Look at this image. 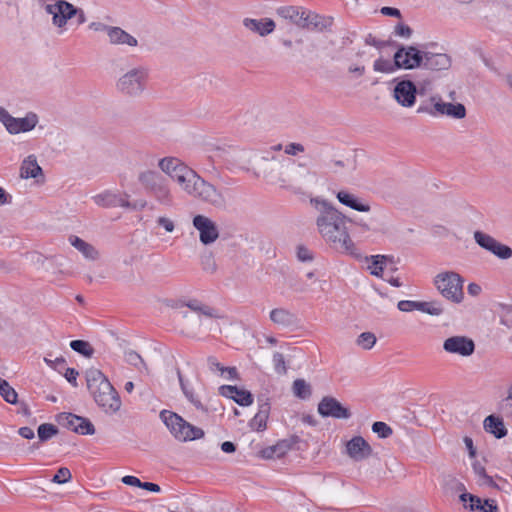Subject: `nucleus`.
Instances as JSON below:
<instances>
[{
	"mask_svg": "<svg viewBox=\"0 0 512 512\" xmlns=\"http://www.w3.org/2000/svg\"><path fill=\"white\" fill-rule=\"evenodd\" d=\"M139 181L144 188L151 194L166 180L155 171H145L139 175Z\"/></svg>",
	"mask_w": 512,
	"mask_h": 512,
	"instance_id": "nucleus-27",
	"label": "nucleus"
},
{
	"mask_svg": "<svg viewBox=\"0 0 512 512\" xmlns=\"http://www.w3.org/2000/svg\"><path fill=\"white\" fill-rule=\"evenodd\" d=\"M149 73L148 69L138 66L123 74L116 83V88L125 96L138 97L146 89Z\"/></svg>",
	"mask_w": 512,
	"mask_h": 512,
	"instance_id": "nucleus-5",
	"label": "nucleus"
},
{
	"mask_svg": "<svg viewBox=\"0 0 512 512\" xmlns=\"http://www.w3.org/2000/svg\"><path fill=\"white\" fill-rule=\"evenodd\" d=\"M473 471L478 476V481L481 485H487L493 488H499L493 478L487 475L485 467L479 462L473 463Z\"/></svg>",
	"mask_w": 512,
	"mask_h": 512,
	"instance_id": "nucleus-38",
	"label": "nucleus"
},
{
	"mask_svg": "<svg viewBox=\"0 0 512 512\" xmlns=\"http://www.w3.org/2000/svg\"><path fill=\"white\" fill-rule=\"evenodd\" d=\"M451 63V57L446 53L425 52L423 67L431 71H441L449 69Z\"/></svg>",
	"mask_w": 512,
	"mask_h": 512,
	"instance_id": "nucleus-20",
	"label": "nucleus"
},
{
	"mask_svg": "<svg viewBox=\"0 0 512 512\" xmlns=\"http://www.w3.org/2000/svg\"><path fill=\"white\" fill-rule=\"evenodd\" d=\"M151 195L164 206L171 207L174 205V197L171 193V190L165 181L163 184L159 186L155 191L151 193Z\"/></svg>",
	"mask_w": 512,
	"mask_h": 512,
	"instance_id": "nucleus-33",
	"label": "nucleus"
},
{
	"mask_svg": "<svg viewBox=\"0 0 512 512\" xmlns=\"http://www.w3.org/2000/svg\"><path fill=\"white\" fill-rule=\"evenodd\" d=\"M443 349L450 354L468 357L474 353L475 344L472 339L465 336H452L444 341Z\"/></svg>",
	"mask_w": 512,
	"mask_h": 512,
	"instance_id": "nucleus-11",
	"label": "nucleus"
},
{
	"mask_svg": "<svg viewBox=\"0 0 512 512\" xmlns=\"http://www.w3.org/2000/svg\"><path fill=\"white\" fill-rule=\"evenodd\" d=\"M57 421L60 425H62L63 427H65L67 429L72 430L75 433H76V427H77V424H79V421L82 423H85L84 417L77 416L72 413L59 414L57 417Z\"/></svg>",
	"mask_w": 512,
	"mask_h": 512,
	"instance_id": "nucleus-35",
	"label": "nucleus"
},
{
	"mask_svg": "<svg viewBox=\"0 0 512 512\" xmlns=\"http://www.w3.org/2000/svg\"><path fill=\"white\" fill-rule=\"evenodd\" d=\"M193 226L200 233V241L207 245L218 238V229L215 223L204 215H196L193 218Z\"/></svg>",
	"mask_w": 512,
	"mask_h": 512,
	"instance_id": "nucleus-14",
	"label": "nucleus"
},
{
	"mask_svg": "<svg viewBox=\"0 0 512 512\" xmlns=\"http://www.w3.org/2000/svg\"><path fill=\"white\" fill-rule=\"evenodd\" d=\"M365 43L367 45L376 47L377 49H382L383 47L390 44L389 41H381L376 39L372 34H368L365 38Z\"/></svg>",
	"mask_w": 512,
	"mask_h": 512,
	"instance_id": "nucleus-59",
	"label": "nucleus"
},
{
	"mask_svg": "<svg viewBox=\"0 0 512 512\" xmlns=\"http://www.w3.org/2000/svg\"><path fill=\"white\" fill-rule=\"evenodd\" d=\"M37 432L39 440L45 442L58 434V428L53 424L44 423L38 427Z\"/></svg>",
	"mask_w": 512,
	"mask_h": 512,
	"instance_id": "nucleus-42",
	"label": "nucleus"
},
{
	"mask_svg": "<svg viewBox=\"0 0 512 512\" xmlns=\"http://www.w3.org/2000/svg\"><path fill=\"white\" fill-rule=\"evenodd\" d=\"M175 182L191 197L198 198L216 208H222L226 205L225 197L221 191L203 179L193 169Z\"/></svg>",
	"mask_w": 512,
	"mask_h": 512,
	"instance_id": "nucleus-3",
	"label": "nucleus"
},
{
	"mask_svg": "<svg viewBox=\"0 0 512 512\" xmlns=\"http://www.w3.org/2000/svg\"><path fill=\"white\" fill-rule=\"evenodd\" d=\"M274 368L277 374L285 375L287 373V367L284 355L276 352L273 355Z\"/></svg>",
	"mask_w": 512,
	"mask_h": 512,
	"instance_id": "nucleus-49",
	"label": "nucleus"
},
{
	"mask_svg": "<svg viewBox=\"0 0 512 512\" xmlns=\"http://www.w3.org/2000/svg\"><path fill=\"white\" fill-rule=\"evenodd\" d=\"M194 312L199 313L208 318H220L216 309L206 304H203L202 302L196 307V310Z\"/></svg>",
	"mask_w": 512,
	"mask_h": 512,
	"instance_id": "nucleus-53",
	"label": "nucleus"
},
{
	"mask_svg": "<svg viewBox=\"0 0 512 512\" xmlns=\"http://www.w3.org/2000/svg\"><path fill=\"white\" fill-rule=\"evenodd\" d=\"M276 13L278 16L290 20L293 24L300 27L305 10L296 6H282L277 8Z\"/></svg>",
	"mask_w": 512,
	"mask_h": 512,
	"instance_id": "nucleus-31",
	"label": "nucleus"
},
{
	"mask_svg": "<svg viewBox=\"0 0 512 512\" xmlns=\"http://www.w3.org/2000/svg\"><path fill=\"white\" fill-rule=\"evenodd\" d=\"M412 33V29L404 23H399L395 27V34L400 37L410 38Z\"/></svg>",
	"mask_w": 512,
	"mask_h": 512,
	"instance_id": "nucleus-58",
	"label": "nucleus"
},
{
	"mask_svg": "<svg viewBox=\"0 0 512 512\" xmlns=\"http://www.w3.org/2000/svg\"><path fill=\"white\" fill-rule=\"evenodd\" d=\"M396 65L399 69L411 70L423 66L425 52L420 51L415 46L399 45L394 53Z\"/></svg>",
	"mask_w": 512,
	"mask_h": 512,
	"instance_id": "nucleus-9",
	"label": "nucleus"
},
{
	"mask_svg": "<svg viewBox=\"0 0 512 512\" xmlns=\"http://www.w3.org/2000/svg\"><path fill=\"white\" fill-rule=\"evenodd\" d=\"M71 478L72 474L70 470L66 467H61L60 469H58L57 473L52 478V482L63 484L69 482Z\"/></svg>",
	"mask_w": 512,
	"mask_h": 512,
	"instance_id": "nucleus-50",
	"label": "nucleus"
},
{
	"mask_svg": "<svg viewBox=\"0 0 512 512\" xmlns=\"http://www.w3.org/2000/svg\"><path fill=\"white\" fill-rule=\"evenodd\" d=\"M395 65H396V60L394 57H393V61H390L388 59H384L381 57L374 61L373 69L376 72L390 74L399 69V67L395 66Z\"/></svg>",
	"mask_w": 512,
	"mask_h": 512,
	"instance_id": "nucleus-39",
	"label": "nucleus"
},
{
	"mask_svg": "<svg viewBox=\"0 0 512 512\" xmlns=\"http://www.w3.org/2000/svg\"><path fill=\"white\" fill-rule=\"evenodd\" d=\"M459 498L460 501L464 503L465 508H468L471 511L481 512V510L483 509V502L476 495L470 493H461Z\"/></svg>",
	"mask_w": 512,
	"mask_h": 512,
	"instance_id": "nucleus-37",
	"label": "nucleus"
},
{
	"mask_svg": "<svg viewBox=\"0 0 512 512\" xmlns=\"http://www.w3.org/2000/svg\"><path fill=\"white\" fill-rule=\"evenodd\" d=\"M160 419L178 441L187 442L204 437V431L201 428L190 424L177 413L162 410L160 412Z\"/></svg>",
	"mask_w": 512,
	"mask_h": 512,
	"instance_id": "nucleus-4",
	"label": "nucleus"
},
{
	"mask_svg": "<svg viewBox=\"0 0 512 512\" xmlns=\"http://www.w3.org/2000/svg\"><path fill=\"white\" fill-rule=\"evenodd\" d=\"M316 208L319 210L316 224L322 238L343 253L359 256L354 252V243L348 232L350 220L325 200H316Z\"/></svg>",
	"mask_w": 512,
	"mask_h": 512,
	"instance_id": "nucleus-1",
	"label": "nucleus"
},
{
	"mask_svg": "<svg viewBox=\"0 0 512 512\" xmlns=\"http://www.w3.org/2000/svg\"><path fill=\"white\" fill-rule=\"evenodd\" d=\"M372 447L362 436H354L346 443V453L354 461H363L372 455Z\"/></svg>",
	"mask_w": 512,
	"mask_h": 512,
	"instance_id": "nucleus-16",
	"label": "nucleus"
},
{
	"mask_svg": "<svg viewBox=\"0 0 512 512\" xmlns=\"http://www.w3.org/2000/svg\"><path fill=\"white\" fill-rule=\"evenodd\" d=\"M423 313H427L432 316H438L442 314L443 308L441 304L437 301H429V302H420L419 310Z\"/></svg>",
	"mask_w": 512,
	"mask_h": 512,
	"instance_id": "nucleus-44",
	"label": "nucleus"
},
{
	"mask_svg": "<svg viewBox=\"0 0 512 512\" xmlns=\"http://www.w3.org/2000/svg\"><path fill=\"white\" fill-rule=\"evenodd\" d=\"M20 175L22 178H37L42 175V168L37 163L35 155H29L24 159L20 168Z\"/></svg>",
	"mask_w": 512,
	"mask_h": 512,
	"instance_id": "nucleus-28",
	"label": "nucleus"
},
{
	"mask_svg": "<svg viewBox=\"0 0 512 512\" xmlns=\"http://www.w3.org/2000/svg\"><path fill=\"white\" fill-rule=\"evenodd\" d=\"M70 347L72 350L86 358H91L94 354V348L89 342L84 340H73L70 342Z\"/></svg>",
	"mask_w": 512,
	"mask_h": 512,
	"instance_id": "nucleus-40",
	"label": "nucleus"
},
{
	"mask_svg": "<svg viewBox=\"0 0 512 512\" xmlns=\"http://www.w3.org/2000/svg\"><path fill=\"white\" fill-rule=\"evenodd\" d=\"M115 273L119 276L132 275L135 270L139 269L140 264L137 258H117L113 263Z\"/></svg>",
	"mask_w": 512,
	"mask_h": 512,
	"instance_id": "nucleus-26",
	"label": "nucleus"
},
{
	"mask_svg": "<svg viewBox=\"0 0 512 512\" xmlns=\"http://www.w3.org/2000/svg\"><path fill=\"white\" fill-rule=\"evenodd\" d=\"M19 264L16 261L0 258V273H9L19 270Z\"/></svg>",
	"mask_w": 512,
	"mask_h": 512,
	"instance_id": "nucleus-52",
	"label": "nucleus"
},
{
	"mask_svg": "<svg viewBox=\"0 0 512 512\" xmlns=\"http://www.w3.org/2000/svg\"><path fill=\"white\" fill-rule=\"evenodd\" d=\"M0 395L8 403L15 404L17 402L18 394L7 381L0 387Z\"/></svg>",
	"mask_w": 512,
	"mask_h": 512,
	"instance_id": "nucleus-47",
	"label": "nucleus"
},
{
	"mask_svg": "<svg viewBox=\"0 0 512 512\" xmlns=\"http://www.w3.org/2000/svg\"><path fill=\"white\" fill-rule=\"evenodd\" d=\"M93 200L98 206L104 208L131 207V204L126 199L111 191H104L103 193L97 194L93 197Z\"/></svg>",
	"mask_w": 512,
	"mask_h": 512,
	"instance_id": "nucleus-21",
	"label": "nucleus"
},
{
	"mask_svg": "<svg viewBox=\"0 0 512 512\" xmlns=\"http://www.w3.org/2000/svg\"><path fill=\"white\" fill-rule=\"evenodd\" d=\"M435 285L443 297L459 303L463 299V280L455 272L440 273L435 278Z\"/></svg>",
	"mask_w": 512,
	"mask_h": 512,
	"instance_id": "nucleus-6",
	"label": "nucleus"
},
{
	"mask_svg": "<svg viewBox=\"0 0 512 512\" xmlns=\"http://www.w3.org/2000/svg\"><path fill=\"white\" fill-rule=\"evenodd\" d=\"M177 376H178V380H179V383H180V386H181V389H182L184 395L188 398V400L191 403H193L195 405V407L202 408V405H201V402L199 401V399L194 395V393L191 390H189L187 388V385L185 384V382L183 380L182 373L179 369H177Z\"/></svg>",
	"mask_w": 512,
	"mask_h": 512,
	"instance_id": "nucleus-46",
	"label": "nucleus"
},
{
	"mask_svg": "<svg viewBox=\"0 0 512 512\" xmlns=\"http://www.w3.org/2000/svg\"><path fill=\"white\" fill-rule=\"evenodd\" d=\"M482 507L481 512H498L499 510L496 501L492 499L484 500Z\"/></svg>",
	"mask_w": 512,
	"mask_h": 512,
	"instance_id": "nucleus-64",
	"label": "nucleus"
},
{
	"mask_svg": "<svg viewBox=\"0 0 512 512\" xmlns=\"http://www.w3.org/2000/svg\"><path fill=\"white\" fill-rule=\"evenodd\" d=\"M293 394L299 399H308L311 394V386L304 379H296L292 385Z\"/></svg>",
	"mask_w": 512,
	"mask_h": 512,
	"instance_id": "nucleus-36",
	"label": "nucleus"
},
{
	"mask_svg": "<svg viewBox=\"0 0 512 512\" xmlns=\"http://www.w3.org/2000/svg\"><path fill=\"white\" fill-rule=\"evenodd\" d=\"M200 265L203 271L207 274H214L218 268L215 258H201Z\"/></svg>",
	"mask_w": 512,
	"mask_h": 512,
	"instance_id": "nucleus-56",
	"label": "nucleus"
},
{
	"mask_svg": "<svg viewBox=\"0 0 512 512\" xmlns=\"http://www.w3.org/2000/svg\"><path fill=\"white\" fill-rule=\"evenodd\" d=\"M445 115L455 119H463L466 116V108L461 103H447Z\"/></svg>",
	"mask_w": 512,
	"mask_h": 512,
	"instance_id": "nucleus-43",
	"label": "nucleus"
},
{
	"mask_svg": "<svg viewBox=\"0 0 512 512\" xmlns=\"http://www.w3.org/2000/svg\"><path fill=\"white\" fill-rule=\"evenodd\" d=\"M372 431L378 435L379 438L386 439L393 434L392 428L385 422L376 421L372 424Z\"/></svg>",
	"mask_w": 512,
	"mask_h": 512,
	"instance_id": "nucleus-48",
	"label": "nucleus"
},
{
	"mask_svg": "<svg viewBox=\"0 0 512 512\" xmlns=\"http://www.w3.org/2000/svg\"><path fill=\"white\" fill-rule=\"evenodd\" d=\"M79 373L74 368H67L64 373L65 379L74 387H77V377Z\"/></svg>",
	"mask_w": 512,
	"mask_h": 512,
	"instance_id": "nucleus-60",
	"label": "nucleus"
},
{
	"mask_svg": "<svg viewBox=\"0 0 512 512\" xmlns=\"http://www.w3.org/2000/svg\"><path fill=\"white\" fill-rule=\"evenodd\" d=\"M219 390L222 396L234 400L241 406H249L253 403L252 394L245 389H240L237 386L232 385H223Z\"/></svg>",
	"mask_w": 512,
	"mask_h": 512,
	"instance_id": "nucleus-19",
	"label": "nucleus"
},
{
	"mask_svg": "<svg viewBox=\"0 0 512 512\" xmlns=\"http://www.w3.org/2000/svg\"><path fill=\"white\" fill-rule=\"evenodd\" d=\"M274 447L276 449V457L280 458L284 456L290 449V444L287 441H281L277 443Z\"/></svg>",
	"mask_w": 512,
	"mask_h": 512,
	"instance_id": "nucleus-63",
	"label": "nucleus"
},
{
	"mask_svg": "<svg viewBox=\"0 0 512 512\" xmlns=\"http://www.w3.org/2000/svg\"><path fill=\"white\" fill-rule=\"evenodd\" d=\"M498 409L502 416L512 419V399H509V396L499 403Z\"/></svg>",
	"mask_w": 512,
	"mask_h": 512,
	"instance_id": "nucleus-55",
	"label": "nucleus"
},
{
	"mask_svg": "<svg viewBox=\"0 0 512 512\" xmlns=\"http://www.w3.org/2000/svg\"><path fill=\"white\" fill-rule=\"evenodd\" d=\"M38 121V115L34 112H28L25 117L16 118L10 115L4 107H0V122L9 134L15 135L32 131Z\"/></svg>",
	"mask_w": 512,
	"mask_h": 512,
	"instance_id": "nucleus-7",
	"label": "nucleus"
},
{
	"mask_svg": "<svg viewBox=\"0 0 512 512\" xmlns=\"http://www.w3.org/2000/svg\"><path fill=\"white\" fill-rule=\"evenodd\" d=\"M333 24L332 17H325L310 11H305L300 28L322 32L329 29Z\"/></svg>",
	"mask_w": 512,
	"mask_h": 512,
	"instance_id": "nucleus-17",
	"label": "nucleus"
},
{
	"mask_svg": "<svg viewBox=\"0 0 512 512\" xmlns=\"http://www.w3.org/2000/svg\"><path fill=\"white\" fill-rule=\"evenodd\" d=\"M417 88L411 80H401L394 88V98L403 107H412L416 101Z\"/></svg>",
	"mask_w": 512,
	"mask_h": 512,
	"instance_id": "nucleus-13",
	"label": "nucleus"
},
{
	"mask_svg": "<svg viewBox=\"0 0 512 512\" xmlns=\"http://www.w3.org/2000/svg\"><path fill=\"white\" fill-rule=\"evenodd\" d=\"M108 42L111 45L123 46L127 45L130 47H136L138 45V40L124 29L118 26H111V29L108 34Z\"/></svg>",
	"mask_w": 512,
	"mask_h": 512,
	"instance_id": "nucleus-23",
	"label": "nucleus"
},
{
	"mask_svg": "<svg viewBox=\"0 0 512 512\" xmlns=\"http://www.w3.org/2000/svg\"><path fill=\"white\" fill-rule=\"evenodd\" d=\"M356 343L363 349L369 350L375 345L376 336L372 332H363L358 336Z\"/></svg>",
	"mask_w": 512,
	"mask_h": 512,
	"instance_id": "nucleus-45",
	"label": "nucleus"
},
{
	"mask_svg": "<svg viewBox=\"0 0 512 512\" xmlns=\"http://www.w3.org/2000/svg\"><path fill=\"white\" fill-rule=\"evenodd\" d=\"M318 412L322 417H332L335 419H348L351 417L350 409L331 396L322 398L318 404Z\"/></svg>",
	"mask_w": 512,
	"mask_h": 512,
	"instance_id": "nucleus-10",
	"label": "nucleus"
},
{
	"mask_svg": "<svg viewBox=\"0 0 512 512\" xmlns=\"http://www.w3.org/2000/svg\"><path fill=\"white\" fill-rule=\"evenodd\" d=\"M86 382L95 402L106 413L113 414L120 409L121 400L118 392L99 369H88L86 371Z\"/></svg>",
	"mask_w": 512,
	"mask_h": 512,
	"instance_id": "nucleus-2",
	"label": "nucleus"
},
{
	"mask_svg": "<svg viewBox=\"0 0 512 512\" xmlns=\"http://www.w3.org/2000/svg\"><path fill=\"white\" fill-rule=\"evenodd\" d=\"M270 414V404L265 401L259 405V410L250 422V427L257 431L266 429L267 419Z\"/></svg>",
	"mask_w": 512,
	"mask_h": 512,
	"instance_id": "nucleus-30",
	"label": "nucleus"
},
{
	"mask_svg": "<svg viewBox=\"0 0 512 512\" xmlns=\"http://www.w3.org/2000/svg\"><path fill=\"white\" fill-rule=\"evenodd\" d=\"M361 267L370 271L374 276L384 278L385 269L388 267L390 258H359Z\"/></svg>",
	"mask_w": 512,
	"mask_h": 512,
	"instance_id": "nucleus-24",
	"label": "nucleus"
},
{
	"mask_svg": "<svg viewBox=\"0 0 512 512\" xmlns=\"http://www.w3.org/2000/svg\"><path fill=\"white\" fill-rule=\"evenodd\" d=\"M431 102V105L421 104L417 108V113H426L433 117L438 115H445V108L447 107V103L443 102L441 97L432 96Z\"/></svg>",
	"mask_w": 512,
	"mask_h": 512,
	"instance_id": "nucleus-29",
	"label": "nucleus"
},
{
	"mask_svg": "<svg viewBox=\"0 0 512 512\" xmlns=\"http://www.w3.org/2000/svg\"><path fill=\"white\" fill-rule=\"evenodd\" d=\"M69 243L83 256H95L98 254V251L89 243L84 241L78 236L70 235Z\"/></svg>",
	"mask_w": 512,
	"mask_h": 512,
	"instance_id": "nucleus-34",
	"label": "nucleus"
},
{
	"mask_svg": "<svg viewBox=\"0 0 512 512\" xmlns=\"http://www.w3.org/2000/svg\"><path fill=\"white\" fill-rule=\"evenodd\" d=\"M269 318L275 325L283 328L297 326L299 322L295 313L283 307L272 309Z\"/></svg>",
	"mask_w": 512,
	"mask_h": 512,
	"instance_id": "nucleus-18",
	"label": "nucleus"
},
{
	"mask_svg": "<svg viewBox=\"0 0 512 512\" xmlns=\"http://www.w3.org/2000/svg\"><path fill=\"white\" fill-rule=\"evenodd\" d=\"M44 10L52 16V24L57 28H64L76 14V6L66 0H54V3L46 4Z\"/></svg>",
	"mask_w": 512,
	"mask_h": 512,
	"instance_id": "nucleus-8",
	"label": "nucleus"
},
{
	"mask_svg": "<svg viewBox=\"0 0 512 512\" xmlns=\"http://www.w3.org/2000/svg\"><path fill=\"white\" fill-rule=\"evenodd\" d=\"M304 152V146L300 143H290L285 147V153L288 155H297Z\"/></svg>",
	"mask_w": 512,
	"mask_h": 512,
	"instance_id": "nucleus-62",
	"label": "nucleus"
},
{
	"mask_svg": "<svg viewBox=\"0 0 512 512\" xmlns=\"http://www.w3.org/2000/svg\"><path fill=\"white\" fill-rule=\"evenodd\" d=\"M207 364H208L209 369L212 372L220 371L221 374L224 373L225 367L221 363H219L218 360L214 356L208 357Z\"/></svg>",
	"mask_w": 512,
	"mask_h": 512,
	"instance_id": "nucleus-61",
	"label": "nucleus"
},
{
	"mask_svg": "<svg viewBox=\"0 0 512 512\" xmlns=\"http://www.w3.org/2000/svg\"><path fill=\"white\" fill-rule=\"evenodd\" d=\"M484 428L498 439L503 438L507 434L503 421L494 415L486 417L484 420Z\"/></svg>",
	"mask_w": 512,
	"mask_h": 512,
	"instance_id": "nucleus-32",
	"label": "nucleus"
},
{
	"mask_svg": "<svg viewBox=\"0 0 512 512\" xmlns=\"http://www.w3.org/2000/svg\"><path fill=\"white\" fill-rule=\"evenodd\" d=\"M337 199L339 202L351 209H354L358 212H369L370 205L356 197L354 194L348 193L346 191H339L337 193Z\"/></svg>",
	"mask_w": 512,
	"mask_h": 512,
	"instance_id": "nucleus-25",
	"label": "nucleus"
},
{
	"mask_svg": "<svg viewBox=\"0 0 512 512\" xmlns=\"http://www.w3.org/2000/svg\"><path fill=\"white\" fill-rule=\"evenodd\" d=\"M243 25L249 29L250 31L257 33L260 36H267L271 34L276 25L275 22L270 18L263 19H253V18H245L243 20Z\"/></svg>",
	"mask_w": 512,
	"mask_h": 512,
	"instance_id": "nucleus-22",
	"label": "nucleus"
},
{
	"mask_svg": "<svg viewBox=\"0 0 512 512\" xmlns=\"http://www.w3.org/2000/svg\"><path fill=\"white\" fill-rule=\"evenodd\" d=\"M125 360L130 365H133L140 371H145L146 373H149V369L145 363V361L142 359V357L133 350H128L125 352Z\"/></svg>",
	"mask_w": 512,
	"mask_h": 512,
	"instance_id": "nucleus-41",
	"label": "nucleus"
},
{
	"mask_svg": "<svg viewBox=\"0 0 512 512\" xmlns=\"http://www.w3.org/2000/svg\"><path fill=\"white\" fill-rule=\"evenodd\" d=\"M84 422L85 423L79 421V424H77L76 427V433L81 435H93L95 433V428L92 422L87 418H84Z\"/></svg>",
	"mask_w": 512,
	"mask_h": 512,
	"instance_id": "nucleus-51",
	"label": "nucleus"
},
{
	"mask_svg": "<svg viewBox=\"0 0 512 512\" xmlns=\"http://www.w3.org/2000/svg\"><path fill=\"white\" fill-rule=\"evenodd\" d=\"M420 301L401 300L397 304V308L402 312H411L419 310Z\"/></svg>",
	"mask_w": 512,
	"mask_h": 512,
	"instance_id": "nucleus-57",
	"label": "nucleus"
},
{
	"mask_svg": "<svg viewBox=\"0 0 512 512\" xmlns=\"http://www.w3.org/2000/svg\"><path fill=\"white\" fill-rule=\"evenodd\" d=\"M474 239L480 247L494 256H512V249L509 246L498 242L495 238L482 231H475Z\"/></svg>",
	"mask_w": 512,
	"mask_h": 512,
	"instance_id": "nucleus-12",
	"label": "nucleus"
},
{
	"mask_svg": "<svg viewBox=\"0 0 512 512\" xmlns=\"http://www.w3.org/2000/svg\"><path fill=\"white\" fill-rule=\"evenodd\" d=\"M158 166L173 181L180 179L192 170V168L176 157H164L159 161Z\"/></svg>",
	"mask_w": 512,
	"mask_h": 512,
	"instance_id": "nucleus-15",
	"label": "nucleus"
},
{
	"mask_svg": "<svg viewBox=\"0 0 512 512\" xmlns=\"http://www.w3.org/2000/svg\"><path fill=\"white\" fill-rule=\"evenodd\" d=\"M194 312L199 313L208 318H220L216 309L206 304H203L202 302L196 307V310Z\"/></svg>",
	"mask_w": 512,
	"mask_h": 512,
	"instance_id": "nucleus-54",
	"label": "nucleus"
}]
</instances>
